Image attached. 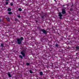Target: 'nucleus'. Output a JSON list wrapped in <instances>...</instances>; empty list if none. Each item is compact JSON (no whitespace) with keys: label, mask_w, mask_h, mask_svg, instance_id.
<instances>
[{"label":"nucleus","mask_w":79,"mask_h":79,"mask_svg":"<svg viewBox=\"0 0 79 79\" xmlns=\"http://www.w3.org/2000/svg\"><path fill=\"white\" fill-rule=\"evenodd\" d=\"M24 40V38L23 37L19 38L17 39V42L18 44H21L23 42V40Z\"/></svg>","instance_id":"obj_1"},{"label":"nucleus","mask_w":79,"mask_h":79,"mask_svg":"<svg viewBox=\"0 0 79 79\" xmlns=\"http://www.w3.org/2000/svg\"><path fill=\"white\" fill-rule=\"evenodd\" d=\"M40 31H41V32H43V34H47V30H45L44 29H40Z\"/></svg>","instance_id":"obj_2"},{"label":"nucleus","mask_w":79,"mask_h":79,"mask_svg":"<svg viewBox=\"0 0 79 79\" xmlns=\"http://www.w3.org/2000/svg\"><path fill=\"white\" fill-rule=\"evenodd\" d=\"M26 50L25 49L20 52L21 54L22 55L23 57H25V53H26Z\"/></svg>","instance_id":"obj_3"},{"label":"nucleus","mask_w":79,"mask_h":79,"mask_svg":"<svg viewBox=\"0 0 79 79\" xmlns=\"http://www.w3.org/2000/svg\"><path fill=\"white\" fill-rule=\"evenodd\" d=\"M58 16H59L60 19H62V16H63V15L61 14V13L60 12L58 13Z\"/></svg>","instance_id":"obj_4"},{"label":"nucleus","mask_w":79,"mask_h":79,"mask_svg":"<svg viewBox=\"0 0 79 79\" xmlns=\"http://www.w3.org/2000/svg\"><path fill=\"white\" fill-rule=\"evenodd\" d=\"M61 13L62 14H63L64 15L65 14V13H66V11L65 10V9H62V12Z\"/></svg>","instance_id":"obj_5"},{"label":"nucleus","mask_w":79,"mask_h":79,"mask_svg":"<svg viewBox=\"0 0 79 79\" xmlns=\"http://www.w3.org/2000/svg\"><path fill=\"white\" fill-rule=\"evenodd\" d=\"M41 16L42 19H44V17L45 16V14L44 13H43L42 14Z\"/></svg>","instance_id":"obj_6"},{"label":"nucleus","mask_w":79,"mask_h":79,"mask_svg":"<svg viewBox=\"0 0 79 79\" xmlns=\"http://www.w3.org/2000/svg\"><path fill=\"white\" fill-rule=\"evenodd\" d=\"M63 49H60L59 50V52H60V53H63Z\"/></svg>","instance_id":"obj_7"},{"label":"nucleus","mask_w":79,"mask_h":79,"mask_svg":"<svg viewBox=\"0 0 79 79\" xmlns=\"http://www.w3.org/2000/svg\"><path fill=\"white\" fill-rule=\"evenodd\" d=\"M7 74L9 77H11V74L10 73H7Z\"/></svg>","instance_id":"obj_8"},{"label":"nucleus","mask_w":79,"mask_h":79,"mask_svg":"<svg viewBox=\"0 0 79 79\" xmlns=\"http://www.w3.org/2000/svg\"><path fill=\"white\" fill-rule=\"evenodd\" d=\"M29 72L31 73V74H32L33 73V72H32L31 70H29Z\"/></svg>","instance_id":"obj_9"},{"label":"nucleus","mask_w":79,"mask_h":79,"mask_svg":"<svg viewBox=\"0 0 79 79\" xmlns=\"http://www.w3.org/2000/svg\"><path fill=\"white\" fill-rule=\"evenodd\" d=\"M1 47H2V48L4 47V46L3 45V44L2 43L1 44Z\"/></svg>","instance_id":"obj_10"},{"label":"nucleus","mask_w":79,"mask_h":79,"mask_svg":"<svg viewBox=\"0 0 79 79\" xmlns=\"http://www.w3.org/2000/svg\"><path fill=\"white\" fill-rule=\"evenodd\" d=\"M8 11H11V9L10 8H8L7 10Z\"/></svg>","instance_id":"obj_11"},{"label":"nucleus","mask_w":79,"mask_h":79,"mask_svg":"<svg viewBox=\"0 0 79 79\" xmlns=\"http://www.w3.org/2000/svg\"><path fill=\"white\" fill-rule=\"evenodd\" d=\"M40 74L41 76H42V75H43V73L42 72H40Z\"/></svg>","instance_id":"obj_12"},{"label":"nucleus","mask_w":79,"mask_h":79,"mask_svg":"<svg viewBox=\"0 0 79 79\" xmlns=\"http://www.w3.org/2000/svg\"><path fill=\"white\" fill-rule=\"evenodd\" d=\"M76 49L77 50H79V46H77L76 47Z\"/></svg>","instance_id":"obj_13"},{"label":"nucleus","mask_w":79,"mask_h":79,"mask_svg":"<svg viewBox=\"0 0 79 79\" xmlns=\"http://www.w3.org/2000/svg\"><path fill=\"white\" fill-rule=\"evenodd\" d=\"M59 46V45H58V44L56 43L55 45V46L56 47H58Z\"/></svg>","instance_id":"obj_14"},{"label":"nucleus","mask_w":79,"mask_h":79,"mask_svg":"<svg viewBox=\"0 0 79 79\" xmlns=\"http://www.w3.org/2000/svg\"><path fill=\"white\" fill-rule=\"evenodd\" d=\"M19 58H21V59H23V56L21 55H20L19 56Z\"/></svg>","instance_id":"obj_15"},{"label":"nucleus","mask_w":79,"mask_h":79,"mask_svg":"<svg viewBox=\"0 0 79 79\" xmlns=\"http://www.w3.org/2000/svg\"><path fill=\"white\" fill-rule=\"evenodd\" d=\"M18 10H19V11H22V9H21V8H19L18 9Z\"/></svg>","instance_id":"obj_16"},{"label":"nucleus","mask_w":79,"mask_h":79,"mask_svg":"<svg viewBox=\"0 0 79 79\" xmlns=\"http://www.w3.org/2000/svg\"><path fill=\"white\" fill-rule=\"evenodd\" d=\"M6 19L7 20H8V21H10V18L7 17L6 18Z\"/></svg>","instance_id":"obj_17"},{"label":"nucleus","mask_w":79,"mask_h":79,"mask_svg":"<svg viewBox=\"0 0 79 79\" xmlns=\"http://www.w3.org/2000/svg\"><path fill=\"white\" fill-rule=\"evenodd\" d=\"M8 14H9V15H11V14H12V12H9L8 13Z\"/></svg>","instance_id":"obj_18"},{"label":"nucleus","mask_w":79,"mask_h":79,"mask_svg":"<svg viewBox=\"0 0 79 79\" xmlns=\"http://www.w3.org/2000/svg\"><path fill=\"white\" fill-rule=\"evenodd\" d=\"M26 64H27V66H29L30 64H29V63H27Z\"/></svg>","instance_id":"obj_19"},{"label":"nucleus","mask_w":79,"mask_h":79,"mask_svg":"<svg viewBox=\"0 0 79 79\" xmlns=\"http://www.w3.org/2000/svg\"><path fill=\"white\" fill-rule=\"evenodd\" d=\"M10 5L11 6H13V3H10Z\"/></svg>","instance_id":"obj_20"},{"label":"nucleus","mask_w":79,"mask_h":79,"mask_svg":"<svg viewBox=\"0 0 79 79\" xmlns=\"http://www.w3.org/2000/svg\"><path fill=\"white\" fill-rule=\"evenodd\" d=\"M6 5H8V2H6Z\"/></svg>","instance_id":"obj_21"},{"label":"nucleus","mask_w":79,"mask_h":79,"mask_svg":"<svg viewBox=\"0 0 79 79\" xmlns=\"http://www.w3.org/2000/svg\"><path fill=\"white\" fill-rule=\"evenodd\" d=\"M15 21H18V19H17V18H16V19H15Z\"/></svg>","instance_id":"obj_22"},{"label":"nucleus","mask_w":79,"mask_h":79,"mask_svg":"<svg viewBox=\"0 0 79 79\" xmlns=\"http://www.w3.org/2000/svg\"><path fill=\"white\" fill-rule=\"evenodd\" d=\"M17 17H18V18H21V17L20 16V15H18L17 16Z\"/></svg>","instance_id":"obj_23"},{"label":"nucleus","mask_w":79,"mask_h":79,"mask_svg":"<svg viewBox=\"0 0 79 79\" xmlns=\"http://www.w3.org/2000/svg\"><path fill=\"white\" fill-rule=\"evenodd\" d=\"M74 6V4H73V3H72V4L71 6V7H73V6Z\"/></svg>","instance_id":"obj_24"},{"label":"nucleus","mask_w":79,"mask_h":79,"mask_svg":"<svg viewBox=\"0 0 79 79\" xmlns=\"http://www.w3.org/2000/svg\"><path fill=\"white\" fill-rule=\"evenodd\" d=\"M73 10V9H70V11H72Z\"/></svg>","instance_id":"obj_25"},{"label":"nucleus","mask_w":79,"mask_h":79,"mask_svg":"<svg viewBox=\"0 0 79 79\" xmlns=\"http://www.w3.org/2000/svg\"><path fill=\"white\" fill-rule=\"evenodd\" d=\"M48 45L49 46V47H50V46H52V45H51V44H48Z\"/></svg>","instance_id":"obj_26"},{"label":"nucleus","mask_w":79,"mask_h":79,"mask_svg":"<svg viewBox=\"0 0 79 79\" xmlns=\"http://www.w3.org/2000/svg\"><path fill=\"white\" fill-rule=\"evenodd\" d=\"M6 1H10V0H6Z\"/></svg>","instance_id":"obj_27"},{"label":"nucleus","mask_w":79,"mask_h":79,"mask_svg":"<svg viewBox=\"0 0 79 79\" xmlns=\"http://www.w3.org/2000/svg\"><path fill=\"white\" fill-rule=\"evenodd\" d=\"M69 64L70 65H71V64L70 63V64Z\"/></svg>","instance_id":"obj_28"},{"label":"nucleus","mask_w":79,"mask_h":79,"mask_svg":"<svg viewBox=\"0 0 79 79\" xmlns=\"http://www.w3.org/2000/svg\"><path fill=\"white\" fill-rule=\"evenodd\" d=\"M0 21H1V19H0Z\"/></svg>","instance_id":"obj_29"},{"label":"nucleus","mask_w":79,"mask_h":79,"mask_svg":"<svg viewBox=\"0 0 79 79\" xmlns=\"http://www.w3.org/2000/svg\"><path fill=\"white\" fill-rule=\"evenodd\" d=\"M54 0V1H56V0Z\"/></svg>","instance_id":"obj_30"}]
</instances>
